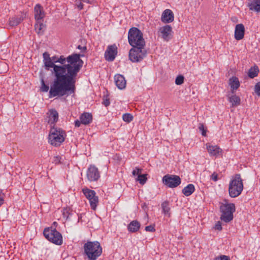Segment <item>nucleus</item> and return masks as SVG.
Here are the masks:
<instances>
[{
	"instance_id": "33",
	"label": "nucleus",
	"mask_w": 260,
	"mask_h": 260,
	"mask_svg": "<svg viewBox=\"0 0 260 260\" xmlns=\"http://www.w3.org/2000/svg\"><path fill=\"white\" fill-rule=\"evenodd\" d=\"M41 90L42 92H47L49 89V87L48 85L45 84L44 79L42 78L41 80Z\"/></svg>"
},
{
	"instance_id": "15",
	"label": "nucleus",
	"mask_w": 260,
	"mask_h": 260,
	"mask_svg": "<svg viewBox=\"0 0 260 260\" xmlns=\"http://www.w3.org/2000/svg\"><path fill=\"white\" fill-rule=\"evenodd\" d=\"M174 20V15L173 12L170 9H166L162 13L161 21L164 23L172 22Z\"/></svg>"
},
{
	"instance_id": "49",
	"label": "nucleus",
	"mask_w": 260,
	"mask_h": 260,
	"mask_svg": "<svg viewBox=\"0 0 260 260\" xmlns=\"http://www.w3.org/2000/svg\"><path fill=\"white\" fill-rule=\"evenodd\" d=\"M51 60H52L53 61V62L54 64H55L56 63H57V59L58 58L56 56H53V57H51Z\"/></svg>"
},
{
	"instance_id": "36",
	"label": "nucleus",
	"mask_w": 260,
	"mask_h": 260,
	"mask_svg": "<svg viewBox=\"0 0 260 260\" xmlns=\"http://www.w3.org/2000/svg\"><path fill=\"white\" fill-rule=\"evenodd\" d=\"M199 129L200 132H201L202 135L203 136H206L207 129L206 127H204L203 124L200 123L199 126Z\"/></svg>"
},
{
	"instance_id": "18",
	"label": "nucleus",
	"mask_w": 260,
	"mask_h": 260,
	"mask_svg": "<svg viewBox=\"0 0 260 260\" xmlns=\"http://www.w3.org/2000/svg\"><path fill=\"white\" fill-rule=\"evenodd\" d=\"M229 84L231 89V92L234 94L235 91L239 87L240 82L239 79L236 77H232L229 79Z\"/></svg>"
},
{
	"instance_id": "43",
	"label": "nucleus",
	"mask_w": 260,
	"mask_h": 260,
	"mask_svg": "<svg viewBox=\"0 0 260 260\" xmlns=\"http://www.w3.org/2000/svg\"><path fill=\"white\" fill-rule=\"evenodd\" d=\"M214 228L215 230L221 231L222 230L221 223L220 221H218L215 225Z\"/></svg>"
},
{
	"instance_id": "30",
	"label": "nucleus",
	"mask_w": 260,
	"mask_h": 260,
	"mask_svg": "<svg viewBox=\"0 0 260 260\" xmlns=\"http://www.w3.org/2000/svg\"><path fill=\"white\" fill-rule=\"evenodd\" d=\"M35 27L36 32L39 34L42 33L44 31L45 25L42 23L38 22L37 24H36Z\"/></svg>"
},
{
	"instance_id": "51",
	"label": "nucleus",
	"mask_w": 260,
	"mask_h": 260,
	"mask_svg": "<svg viewBox=\"0 0 260 260\" xmlns=\"http://www.w3.org/2000/svg\"><path fill=\"white\" fill-rule=\"evenodd\" d=\"M82 1L83 2V4H84V3H86V4L91 3L92 0H82Z\"/></svg>"
},
{
	"instance_id": "53",
	"label": "nucleus",
	"mask_w": 260,
	"mask_h": 260,
	"mask_svg": "<svg viewBox=\"0 0 260 260\" xmlns=\"http://www.w3.org/2000/svg\"><path fill=\"white\" fill-rule=\"evenodd\" d=\"M1 66H6V65L5 64H1Z\"/></svg>"
},
{
	"instance_id": "45",
	"label": "nucleus",
	"mask_w": 260,
	"mask_h": 260,
	"mask_svg": "<svg viewBox=\"0 0 260 260\" xmlns=\"http://www.w3.org/2000/svg\"><path fill=\"white\" fill-rule=\"evenodd\" d=\"M60 157L59 156H55L54 157L53 162L55 164H58L60 162Z\"/></svg>"
},
{
	"instance_id": "22",
	"label": "nucleus",
	"mask_w": 260,
	"mask_h": 260,
	"mask_svg": "<svg viewBox=\"0 0 260 260\" xmlns=\"http://www.w3.org/2000/svg\"><path fill=\"white\" fill-rule=\"evenodd\" d=\"M207 151L211 156H218L222 154L220 147H207Z\"/></svg>"
},
{
	"instance_id": "19",
	"label": "nucleus",
	"mask_w": 260,
	"mask_h": 260,
	"mask_svg": "<svg viewBox=\"0 0 260 260\" xmlns=\"http://www.w3.org/2000/svg\"><path fill=\"white\" fill-rule=\"evenodd\" d=\"M35 19L38 21L43 19L45 17V13L43 7L39 4H37L34 9Z\"/></svg>"
},
{
	"instance_id": "38",
	"label": "nucleus",
	"mask_w": 260,
	"mask_h": 260,
	"mask_svg": "<svg viewBox=\"0 0 260 260\" xmlns=\"http://www.w3.org/2000/svg\"><path fill=\"white\" fill-rule=\"evenodd\" d=\"M75 5L80 10L83 8L84 4L82 0H76Z\"/></svg>"
},
{
	"instance_id": "32",
	"label": "nucleus",
	"mask_w": 260,
	"mask_h": 260,
	"mask_svg": "<svg viewBox=\"0 0 260 260\" xmlns=\"http://www.w3.org/2000/svg\"><path fill=\"white\" fill-rule=\"evenodd\" d=\"M122 119L125 122H130L133 120V116L129 113H125L123 115Z\"/></svg>"
},
{
	"instance_id": "29",
	"label": "nucleus",
	"mask_w": 260,
	"mask_h": 260,
	"mask_svg": "<svg viewBox=\"0 0 260 260\" xmlns=\"http://www.w3.org/2000/svg\"><path fill=\"white\" fill-rule=\"evenodd\" d=\"M147 180V174L139 175L136 179V180L142 185H144L146 183Z\"/></svg>"
},
{
	"instance_id": "40",
	"label": "nucleus",
	"mask_w": 260,
	"mask_h": 260,
	"mask_svg": "<svg viewBox=\"0 0 260 260\" xmlns=\"http://www.w3.org/2000/svg\"><path fill=\"white\" fill-rule=\"evenodd\" d=\"M141 169L136 168L135 170L133 171L132 174L134 176H138L139 175L141 174Z\"/></svg>"
},
{
	"instance_id": "41",
	"label": "nucleus",
	"mask_w": 260,
	"mask_h": 260,
	"mask_svg": "<svg viewBox=\"0 0 260 260\" xmlns=\"http://www.w3.org/2000/svg\"><path fill=\"white\" fill-rule=\"evenodd\" d=\"M211 179L215 182L217 181L218 179V174L214 172L211 176Z\"/></svg>"
},
{
	"instance_id": "34",
	"label": "nucleus",
	"mask_w": 260,
	"mask_h": 260,
	"mask_svg": "<svg viewBox=\"0 0 260 260\" xmlns=\"http://www.w3.org/2000/svg\"><path fill=\"white\" fill-rule=\"evenodd\" d=\"M71 215V211L69 208H65L63 209L62 215L64 218L68 219Z\"/></svg>"
},
{
	"instance_id": "48",
	"label": "nucleus",
	"mask_w": 260,
	"mask_h": 260,
	"mask_svg": "<svg viewBox=\"0 0 260 260\" xmlns=\"http://www.w3.org/2000/svg\"><path fill=\"white\" fill-rule=\"evenodd\" d=\"M77 48H78V49L81 50L82 52H85L86 50V47L85 46H82L81 45H78Z\"/></svg>"
},
{
	"instance_id": "5",
	"label": "nucleus",
	"mask_w": 260,
	"mask_h": 260,
	"mask_svg": "<svg viewBox=\"0 0 260 260\" xmlns=\"http://www.w3.org/2000/svg\"><path fill=\"white\" fill-rule=\"evenodd\" d=\"M66 134L60 128L51 127L48 136L49 142L51 145H60L65 140Z\"/></svg>"
},
{
	"instance_id": "11",
	"label": "nucleus",
	"mask_w": 260,
	"mask_h": 260,
	"mask_svg": "<svg viewBox=\"0 0 260 260\" xmlns=\"http://www.w3.org/2000/svg\"><path fill=\"white\" fill-rule=\"evenodd\" d=\"M158 36L165 41H169L173 37V31L172 27L169 25H166L158 28Z\"/></svg>"
},
{
	"instance_id": "23",
	"label": "nucleus",
	"mask_w": 260,
	"mask_h": 260,
	"mask_svg": "<svg viewBox=\"0 0 260 260\" xmlns=\"http://www.w3.org/2000/svg\"><path fill=\"white\" fill-rule=\"evenodd\" d=\"M250 10L260 12V0H253L248 4Z\"/></svg>"
},
{
	"instance_id": "47",
	"label": "nucleus",
	"mask_w": 260,
	"mask_h": 260,
	"mask_svg": "<svg viewBox=\"0 0 260 260\" xmlns=\"http://www.w3.org/2000/svg\"><path fill=\"white\" fill-rule=\"evenodd\" d=\"M4 203V199H3V196L2 191L0 190V207Z\"/></svg>"
},
{
	"instance_id": "9",
	"label": "nucleus",
	"mask_w": 260,
	"mask_h": 260,
	"mask_svg": "<svg viewBox=\"0 0 260 260\" xmlns=\"http://www.w3.org/2000/svg\"><path fill=\"white\" fill-rule=\"evenodd\" d=\"M82 192L88 200L91 209L95 210L99 203V198L96 196L95 191L86 187L82 189Z\"/></svg>"
},
{
	"instance_id": "52",
	"label": "nucleus",
	"mask_w": 260,
	"mask_h": 260,
	"mask_svg": "<svg viewBox=\"0 0 260 260\" xmlns=\"http://www.w3.org/2000/svg\"><path fill=\"white\" fill-rule=\"evenodd\" d=\"M8 154L10 156H11V157H12V155H13V154L12 153H9V152H8Z\"/></svg>"
},
{
	"instance_id": "28",
	"label": "nucleus",
	"mask_w": 260,
	"mask_h": 260,
	"mask_svg": "<svg viewBox=\"0 0 260 260\" xmlns=\"http://www.w3.org/2000/svg\"><path fill=\"white\" fill-rule=\"evenodd\" d=\"M161 208L163 213L168 216H170V208L169 203L168 201H165L161 204Z\"/></svg>"
},
{
	"instance_id": "6",
	"label": "nucleus",
	"mask_w": 260,
	"mask_h": 260,
	"mask_svg": "<svg viewBox=\"0 0 260 260\" xmlns=\"http://www.w3.org/2000/svg\"><path fill=\"white\" fill-rule=\"evenodd\" d=\"M221 213L220 219L226 222H229L233 219V213L235 211V206L233 203H228L225 201V203H222L220 206Z\"/></svg>"
},
{
	"instance_id": "44",
	"label": "nucleus",
	"mask_w": 260,
	"mask_h": 260,
	"mask_svg": "<svg viewBox=\"0 0 260 260\" xmlns=\"http://www.w3.org/2000/svg\"><path fill=\"white\" fill-rule=\"evenodd\" d=\"M43 60H45V59H47L48 58H51V57H50L49 54L47 52H45L43 53Z\"/></svg>"
},
{
	"instance_id": "37",
	"label": "nucleus",
	"mask_w": 260,
	"mask_h": 260,
	"mask_svg": "<svg viewBox=\"0 0 260 260\" xmlns=\"http://www.w3.org/2000/svg\"><path fill=\"white\" fill-rule=\"evenodd\" d=\"M254 91L258 96H260V82L257 83L254 86Z\"/></svg>"
},
{
	"instance_id": "24",
	"label": "nucleus",
	"mask_w": 260,
	"mask_h": 260,
	"mask_svg": "<svg viewBox=\"0 0 260 260\" xmlns=\"http://www.w3.org/2000/svg\"><path fill=\"white\" fill-rule=\"evenodd\" d=\"M194 186L192 184H189L182 190V193L186 197L190 196L194 191Z\"/></svg>"
},
{
	"instance_id": "2",
	"label": "nucleus",
	"mask_w": 260,
	"mask_h": 260,
	"mask_svg": "<svg viewBox=\"0 0 260 260\" xmlns=\"http://www.w3.org/2000/svg\"><path fill=\"white\" fill-rule=\"evenodd\" d=\"M83 249L88 260H96L102 253V247L96 241H87L84 244Z\"/></svg>"
},
{
	"instance_id": "26",
	"label": "nucleus",
	"mask_w": 260,
	"mask_h": 260,
	"mask_svg": "<svg viewBox=\"0 0 260 260\" xmlns=\"http://www.w3.org/2000/svg\"><path fill=\"white\" fill-rule=\"evenodd\" d=\"M23 20L22 16H15L10 19L9 25L11 26H15L18 25Z\"/></svg>"
},
{
	"instance_id": "1",
	"label": "nucleus",
	"mask_w": 260,
	"mask_h": 260,
	"mask_svg": "<svg viewBox=\"0 0 260 260\" xmlns=\"http://www.w3.org/2000/svg\"><path fill=\"white\" fill-rule=\"evenodd\" d=\"M81 56L76 53L68 56L67 65L64 66L54 64L51 58L43 60L46 70L53 68L52 73L55 77L49 90V98L68 96L75 93V79L83 63Z\"/></svg>"
},
{
	"instance_id": "14",
	"label": "nucleus",
	"mask_w": 260,
	"mask_h": 260,
	"mask_svg": "<svg viewBox=\"0 0 260 260\" xmlns=\"http://www.w3.org/2000/svg\"><path fill=\"white\" fill-rule=\"evenodd\" d=\"M58 120V113L57 111L54 109L49 110L47 113V118L46 120L50 125L54 124Z\"/></svg>"
},
{
	"instance_id": "35",
	"label": "nucleus",
	"mask_w": 260,
	"mask_h": 260,
	"mask_svg": "<svg viewBox=\"0 0 260 260\" xmlns=\"http://www.w3.org/2000/svg\"><path fill=\"white\" fill-rule=\"evenodd\" d=\"M184 77L182 75L178 76L175 79V83L178 85H181L184 82Z\"/></svg>"
},
{
	"instance_id": "13",
	"label": "nucleus",
	"mask_w": 260,
	"mask_h": 260,
	"mask_svg": "<svg viewBox=\"0 0 260 260\" xmlns=\"http://www.w3.org/2000/svg\"><path fill=\"white\" fill-rule=\"evenodd\" d=\"M117 54V47L115 45L109 46L105 51V57L109 61H113Z\"/></svg>"
},
{
	"instance_id": "8",
	"label": "nucleus",
	"mask_w": 260,
	"mask_h": 260,
	"mask_svg": "<svg viewBox=\"0 0 260 260\" xmlns=\"http://www.w3.org/2000/svg\"><path fill=\"white\" fill-rule=\"evenodd\" d=\"M145 46L133 47L129 51V59L133 62H138L142 60L147 55V51Z\"/></svg>"
},
{
	"instance_id": "50",
	"label": "nucleus",
	"mask_w": 260,
	"mask_h": 260,
	"mask_svg": "<svg viewBox=\"0 0 260 260\" xmlns=\"http://www.w3.org/2000/svg\"><path fill=\"white\" fill-rule=\"evenodd\" d=\"M81 123V120L80 121L76 120L75 122V125L76 127H79L80 126Z\"/></svg>"
},
{
	"instance_id": "27",
	"label": "nucleus",
	"mask_w": 260,
	"mask_h": 260,
	"mask_svg": "<svg viewBox=\"0 0 260 260\" xmlns=\"http://www.w3.org/2000/svg\"><path fill=\"white\" fill-rule=\"evenodd\" d=\"M259 72L258 68L257 66L251 67L248 71V76L250 78H253L256 77Z\"/></svg>"
},
{
	"instance_id": "42",
	"label": "nucleus",
	"mask_w": 260,
	"mask_h": 260,
	"mask_svg": "<svg viewBox=\"0 0 260 260\" xmlns=\"http://www.w3.org/2000/svg\"><path fill=\"white\" fill-rule=\"evenodd\" d=\"M145 230L147 232H153L155 231L154 227L151 225L146 226Z\"/></svg>"
},
{
	"instance_id": "25",
	"label": "nucleus",
	"mask_w": 260,
	"mask_h": 260,
	"mask_svg": "<svg viewBox=\"0 0 260 260\" xmlns=\"http://www.w3.org/2000/svg\"><path fill=\"white\" fill-rule=\"evenodd\" d=\"M229 101L232 104L233 107H237L241 103V99L239 96L233 94L229 97Z\"/></svg>"
},
{
	"instance_id": "3",
	"label": "nucleus",
	"mask_w": 260,
	"mask_h": 260,
	"mask_svg": "<svg viewBox=\"0 0 260 260\" xmlns=\"http://www.w3.org/2000/svg\"><path fill=\"white\" fill-rule=\"evenodd\" d=\"M243 190V180L239 174H236L229 183V193L231 198H236L241 194Z\"/></svg>"
},
{
	"instance_id": "20",
	"label": "nucleus",
	"mask_w": 260,
	"mask_h": 260,
	"mask_svg": "<svg viewBox=\"0 0 260 260\" xmlns=\"http://www.w3.org/2000/svg\"><path fill=\"white\" fill-rule=\"evenodd\" d=\"M140 223L137 220H133L127 226V230L129 232L135 233L140 228Z\"/></svg>"
},
{
	"instance_id": "10",
	"label": "nucleus",
	"mask_w": 260,
	"mask_h": 260,
	"mask_svg": "<svg viewBox=\"0 0 260 260\" xmlns=\"http://www.w3.org/2000/svg\"><path fill=\"white\" fill-rule=\"evenodd\" d=\"M162 183L170 188H175L181 184V180L177 175H166L162 179Z\"/></svg>"
},
{
	"instance_id": "31",
	"label": "nucleus",
	"mask_w": 260,
	"mask_h": 260,
	"mask_svg": "<svg viewBox=\"0 0 260 260\" xmlns=\"http://www.w3.org/2000/svg\"><path fill=\"white\" fill-rule=\"evenodd\" d=\"M57 63H59L60 64L59 66L67 65V63H66V62H67V57L66 58L64 56L61 55L57 58Z\"/></svg>"
},
{
	"instance_id": "12",
	"label": "nucleus",
	"mask_w": 260,
	"mask_h": 260,
	"mask_svg": "<svg viewBox=\"0 0 260 260\" xmlns=\"http://www.w3.org/2000/svg\"><path fill=\"white\" fill-rule=\"evenodd\" d=\"M86 176L89 181H96L100 178V172L94 165H90L86 172Z\"/></svg>"
},
{
	"instance_id": "7",
	"label": "nucleus",
	"mask_w": 260,
	"mask_h": 260,
	"mask_svg": "<svg viewBox=\"0 0 260 260\" xmlns=\"http://www.w3.org/2000/svg\"><path fill=\"white\" fill-rule=\"evenodd\" d=\"M43 234L46 239L53 244L57 245L62 244V237L61 234L53 227L45 228Z\"/></svg>"
},
{
	"instance_id": "4",
	"label": "nucleus",
	"mask_w": 260,
	"mask_h": 260,
	"mask_svg": "<svg viewBox=\"0 0 260 260\" xmlns=\"http://www.w3.org/2000/svg\"><path fill=\"white\" fill-rule=\"evenodd\" d=\"M128 43L132 47L145 46V41L142 32L137 27H132L128 32Z\"/></svg>"
},
{
	"instance_id": "16",
	"label": "nucleus",
	"mask_w": 260,
	"mask_h": 260,
	"mask_svg": "<svg viewBox=\"0 0 260 260\" xmlns=\"http://www.w3.org/2000/svg\"><path fill=\"white\" fill-rule=\"evenodd\" d=\"M245 28L242 24H238L236 25L235 30V38L237 40H242L244 36Z\"/></svg>"
},
{
	"instance_id": "46",
	"label": "nucleus",
	"mask_w": 260,
	"mask_h": 260,
	"mask_svg": "<svg viewBox=\"0 0 260 260\" xmlns=\"http://www.w3.org/2000/svg\"><path fill=\"white\" fill-rule=\"evenodd\" d=\"M110 101L109 100V99H104V101L103 102V104L106 106V107H107L108 106H109L110 105Z\"/></svg>"
},
{
	"instance_id": "17",
	"label": "nucleus",
	"mask_w": 260,
	"mask_h": 260,
	"mask_svg": "<svg viewBox=\"0 0 260 260\" xmlns=\"http://www.w3.org/2000/svg\"><path fill=\"white\" fill-rule=\"evenodd\" d=\"M114 81L116 86L119 89H123L126 86V80L124 77L120 74L116 75L114 76Z\"/></svg>"
},
{
	"instance_id": "39",
	"label": "nucleus",
	"mask_w": 260,
	"mask_h": 260,
	"mask_svg": "<svg viewBox=\"0 0 260 260\" xmlns=\"http://www.w3.org/2000/svg\"><path fill=\"white\" fill-rule=\"evenodd\" d=\"M214 260H230V259L229 256L223 255L215 257Z\"/></svg>"
},
{
	"instance_id": "21",
	"label": "nucleus",
	"mask_w": 260,
	"mask_h": 260,
	"mask_svg": "<svg viewBox=\"0 0 260 260\" xmlns=\"http://www.w3.org/2000/svg\"><path fill=\"white\" fill-rule=\"evenodd\" d=\"M80 119L82 124L87 125L91 122L92 116L89 113L85 112L80 116Z\"/></svg>"
}]
</instances>
